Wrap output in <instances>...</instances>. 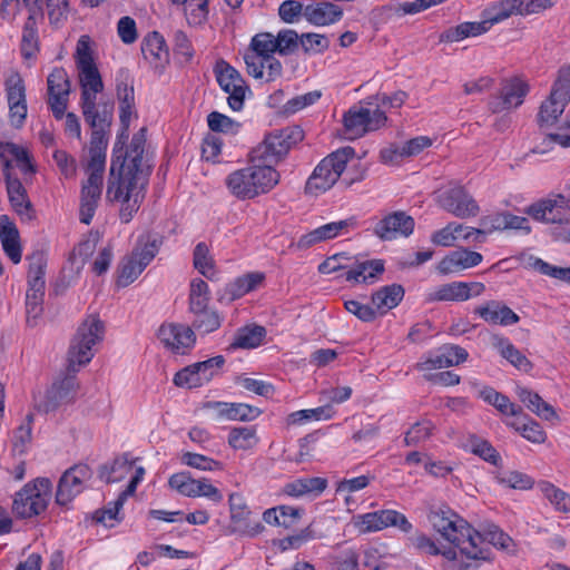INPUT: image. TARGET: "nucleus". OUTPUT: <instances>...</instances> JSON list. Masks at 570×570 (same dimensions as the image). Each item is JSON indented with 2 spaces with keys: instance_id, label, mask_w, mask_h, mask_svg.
<instances>
[{
  "instance_id": "obj_1",
  "label": "nucleus",
  "mask_w": 570,
  "mask_h": 570,
  "mask_svg": "<svg viewBox=\"0 0 570 570\" xmlns=\"http://www.w3.org/2000/svg\"><path fill=\"white\" fill-rule=\"evenodd\" d=\"M145 129L134 135L130 146L121 156L112 158L106 199L120 205L119 218L129 223L138 212L150 175V165L145 157Z\"/></svg>"
},
{
  "instance_id": "obj_2",
  "label": "nucleus",
  "mask_w": 570,
  "mask_h": 570,
  "mask_svg": "<svg viewBox=\"0 0 570 570\" xmlns=\"http://www.w3.org/2000/svg\"><path fill=\"white\" fill-rule=\"evenodd\" d=\"M432 528L446 541L459 549L466 558H482L483 552L478 547L480 535L456 512L446 505L433 508L429 513Z\"/></svg>"
},
{
  "instance_id": "obj_3",
  "label": "nucleus",
  "mask_w": 570,
  "mask_h": 570,
  "mask_svg": "<svg viewBox=\"0 0 570 570\" xmlns=\"http://www.w3.org/2000/svg\"><path fill=\"white\" fill-rule=\"evenodd\" d=\"M279 183L278 171L269 165H249L227 175L225 185L239 200L253 199L272 190Z\"/></svg>"
},
{
  "instance_id": "obj_4",
  "label": "nucleus",
  "mask_w": 570,
  "mask_h": 570,
  "mask_svg": "<svg viewBox=\"0 0 570 570\" xmlns=\"http://www.w3.org/2000/svg\"><path fill=\"white\" fill-rule=\"evenodd\" d=\"M160 245L161 237L157 234L139 236L131 254L124 257L118 266V285L125 287L134 283L155 258Z\"/></svg>"
},
{
  "instance_id": "obj_5",
  "label": "nucleus",
  "mask_w": 570,
  "mask_h": 570,
  "mask_svg": "<svg viewBox=\"0 0 570 570\" xmlns=\"http://www.w3.org/2000/svg\"><path fill=\"white\" fill-rule=\"evenodd\" d=\"M104 334V323L95 315L88 316L80 324L68 352L69 367L72 371H76V366L86 365L91 361L95 346L102 341Z\"/></svg>"
},
{
  "instance_id": "obj_6",
  "label": "nucleus",
  "mask_w": 570,
  "mask_h": 570,
  "mask_svg": "<svg viewBox=\"0 0 570 570\" xmlns=\"http://www.w3.org/2000/svg\"><path fill=\"white\" fill-rule=\"evenodd\" d=\"M354 154L352 147H344L321 160L306 183V190L316 194L328 190L341 178Z\"/></svg>"
},
{
  "instance_id": "obj_7",
  "label": "nucleus",
  "mask_w": 570,
  "mask_h": 570,
  "mask_svg": "<svg viewBox=\"0 0 570 570\" xmlns=\"http://www.w3.org/2000/svg\"><path fill=\"white\" fill-rule=\"evenodd\" d=\"M51 490V481L47 478H37L28 482L13 498V513L21 519L39 515L48 507Z\"/></svg>"
},
{
  "instance_id": "obj_8",
  "label": "nucleus",
  "mask_w": 570,
  "mask_h": 570,
  "mask_svg": "<svg viewBox=\"0 0 570 570\" xmlns=\"http://www.w3.org/2000/svg\"><path fill=\"white\" fill-rule=\"evenodd\" d=\"M386 121L385 111L373 107L371 102L366 106H353L343 118L345 138L350 140L361 138L370 131L384 127Z\"/></svg>"
},
{
  "instance_id": "obj_9",
  "label": "nucleus",
  "mask_w": 570,
  "mask_h": 570,
  "mask_svg": "<svg viewBox=\"0 0 570 570\" xmlns=\"http://www.w3.org/2000/svg\"><path fill=\"white\" fill-rule=\"evenodd\" d=\"M352 524L363 534L379 532L390 527H394L404 533H410L413 530V524L409 519L403 513L392 509L354 515Z\"/></svg>"
},
{
  "instance_id": "obj_10",
  "label": "nucleus",
  "mask_w": 570,
  "mask_h": 570,
  "mask_svg": "<svg viewBox=\"0 0 570 570\" xmlns=\"http://www.w3.org/2000/svg\"><path fill=\"white\" fill-rule=\"evenodd\" d=\"M228 505L230 513V533L256 537L264 531V525L259 520L253 518V513L240 493H230Z\"/></svg>"
},
{
  "instance_id": "obj_11",
  "label": "nucleus",
  "mask_w": 570,
  "mask_h": 570,
  "mask_svg": "<svg viewBox=\"0 0 570 570\" xmlns=\"http://www.w3.org/2000/svg\"><path fill=\"white\" fill-rule=\"evenodd\" d=\"M214 71L220 88L228 95V106L234 111H239L244 106L245 95L248 90L242 75L224 60L216 63Z\"/></svg>"
},
{
  "instance_id": "obj_12",
  "label": "nucleus",
  "mask_w": 570,
  "mask_h": 570,
  "mask_svg": "<svg viewBox=\"0 0 570 570\" xmlns=\"http://www.w3.org/2000/svg\"><path fill=\"white\" fill-rule=\"evenodd\" d=\"M484 291L485 285L480 282H451L428 291L425 302H464L482 295Z\"/></svg>"
},
{
  "instance_id": "obj_13",
  "label": "nucleus",
  "mask_w": 570,
  "mask_h": 570,
  "mask_svg": "<svg viewBox=\"0 0 570 570\" xmlns=\"http://www.w3.org/2000/svg\"><path fill=\"white\" fill-rule=\"evenodd\" d=\"M91 476L92 472L86 464H76L65 471L57 487V504L68 505L78 494L83 491L87 482L91 479Z\"/></svg>"
},
{
  "instance_id": "obj_14",
  "label": "nucleus",
  "mask_w": 570,
  "mask_h": 570,
  "mask_svg": "<svg viewBox=\"0 0 570 570\" xmlns=\"http://www.w3.org/2000/svg\"><path fill=\"white\" fill-rule=\"evenodd\" d=\"M169 487L179 494L188 498L204 497L213 502L223 501V493L207 479H193L189 473L179 472L169 478Z\"/></svg>"
},
{
  "instance_id": "obj_15",
  "label": "nucleus",
  "mask_w": 570,
  "mask_h": 570,
  "mask_svg": "<svg viewBox=\"0 0 570 570\" xmlns=\"http://www.w3.org/2000/svg\"><path fill=\"white\" fill-rule=\"evenodd\" d=\"M529 91L525 81L519 78L510 79L503 82L498 95L491 96L488 102L492 114H500L518 108Z\"/></svg>"
},
{
  "instance_id": "obj_16",
  "label": "nucleus",
  "mask_w": 570,
  "mask_h": 570,
  "mask_svg": "<svg viewBox=\"0 0 570 570\" xmlns=\"http://www.w3.org/2000/svg\"><path fill=\"white\" fill-rule=\"evenodd\" d=\"M291 135L287 130L275 131L265 137V139L252 151V159L261 165L278 163L291 148Z\"/></svg>"
},
{
  "instance_id": "obj_17",
  "label": "nucleus",
  "mask_w": 570,
  "mask_h": 570,
  "mask_svg": "<svg viewBox=\"0 0 570 570\" xmlns=\"http://www.w3.org/2000/svg\"><path fill=\"white\" fill-rule=\"evenodd\" d=\"M158 338L167 350L179 355L188 353L196 342L194 330L177 323L163 324L158 330Z\"/></svg>"
},
{
  "instance_id": "obj_18",
  "label": "nucleus",
  "mask_w": 570,
  "mask_h": 570,
  "mask_svg": "<svg viewBox=\"0 0 570 570\" xmlns=\"http://www.w3.org/2000/svg\"><path fill=\"white\" fill-rule=\"evenodd\" d=\"M48 105L56 119H62L68 105L70 81L62 68H55L47 79Z\"/></svg>"
},
{
  "instance_id": "obj_19",
  "label": "nucleus",
  "mask_w": 570,
  "mask_h": 570,
  "mask_svg": "<svg viewBox=\"0 0 570 570\" xmlns=\"http://www.w3.org/2000/svg\"><path fill=\"white\" fill-rule=\"evenodd\" d=\"M438 204L452 215L466 218L476 216L480 208L463 187L454 186L438 196Z\"/></svg>"
},
{
  "instance_id": "obj_20",
  "label": "nucleus",
  "mask_w": 570,
  "mask_h": 570,
  "mask_svg": "<svg viewBox=\"0 0 570 570\" xmlns=\"http://www.w3.org/2000/svg\"><path fill=\"white\" fill-rule=\"evenodd\" d=\"M570 210V200L563 195H553L530 205L525 213L542 223L558 224Z\"/></svg>"
},
{
  "instance_id": "obj_21",
  "label": "nucleus",
  "mask_w": 570,
  "mask_h": 570,
  "mask_svg": "<svg viewBox=\"0 0 570 570\" xmlns=\"http://www.w3.org/2000/svg\"><path fill=\"white\" fill-rule=\"evenodd\" d=\"M355 227L356 219L354 217L338 222H331L302 235L298 238L296 246L299 249H306L322 242L345 235Z\"/></svg>"
},
{
  "instance_id": "obj_22",
  "label": "nucleus",
  "mask_w": 570,
  "mask_h": 570,
  "mask_svg": "<svg viewBox=\"0 0 570 570\" xmlns=\"http://www.w3.org/2000/svg\"><path fill=\"white\" fill-rule=\"evenodd\" d=\"M468 358V352L458 345H444L434 352L428 353L417 364L421 372L444 368L458 365Z\"/></svg>"
},
{
  "instance_id": "obj_23",
  "label": "nucleus",
  "mask_w": 570,
  "mask_h": 570,
  "mask_svg": "<svg viewBox=\"0 0 570 570\" xmlns=\"http://www.w3.org/2000/svg\"><path fill=\"white\" fill-rule=\"evenodd\" d=\"M414 219L404 212H394L375 226V234L384 240L395 239L400 236L407 237L414 230Z\"/></svg>"
},
{
  "instance_id": "obj_24",
  "label": "nucleus",
  "mask_w": 570,
  "mask_h": 570,
  "mask_svg": "<svg viewBox=\"0 0 570 570\" xmlns=\"http://www.w3.org/2000/svg\"><path fill=\"white\" fill-rule=\"evenodd\" d=\"M543 9L541 0H502L491 8L485 22L491 27L508 19L512 14H531Z\"/></svg>"
},
{
  "instance_id": "obj_25",
  "label": "nucleus",
  "mask_w": 570,
  "mask_h": 570,
  "mask_svg": "<svg viewBox=\"0 0 570 570\" xmlns=\"http://www.w3.org/2000/svg\"><path fill=\"white\" fill-rule=\"evenodd\" d=\"M102 190V178L88 176L80 193V222L89 225L98 207Z\"/></svg>"
},
{
  "instance_id": "obj_26",
  "label": "nucleus",
  "mask_w": 570,
  "mask_h": 570,
  "mask_svg": "<svg viewBox=\"0 0 570 570\" xmlns=\"http://www.w3.org/2000/svg\"><path fill=\"white\" fill-rule=\"evenodd\" d=\"M244 61L249 76L266 82L275 81L283 73L282 62L275 57L259 58L257 55H245Z\"/></svg>"
},
{
  "instance_id": "obj_27",
  "label": "nucleus",
  "mask_w": 570,
  "mask_h": 570,
  "mask_svg": "<svg viewBox=\"0 0 570 570\" xmlns=\"http://www.w3.org/2000/svg\"><path fill=\"white\" fill-rule=\"evenodd\" d=\"M134 463L135 461L131 460L128 454L117 458L111 465L109 475L106 478L107 482H118L126 474L134 472L127 489L122 491L128 497L135 493L137 485L142 481L145 475V469L142 466H135Z\"/></svg>"
},
{
  "instance_id": "obj_28",
  "label": "nucleus",
  "mask_w": 570,
  "mask_h": 570,
  "mask_svg": "<svg viewBox=\"0 0 570 570\" xmlns=\"http://www.w3.org/2000/svg\"><path fill=\"white\" fill-rule=\"evenodd\" d=\"M77 382L73 377H65L56 382L47 391L43 402L39 403V407L45 412L56 410L62 404L71 402L76 395Z\"/></svg>"
},
{
  "instance_id": "obj_29",
  "label": "nucleus",
  "mask_w": 570,
  "mask_h": 570,
  "mask_svg": "<svg viewBox=\"0 0 570 570\" xmlns=\"http://www.w3.org/2000/svg\"><path fill=\"white\" fill-rule=\"evenodd\" d=\"M0 158L7 168L16 166L23 176H32L36 173L29 151L20 145L1 142Z\"/></svg>"
},
{
  "instance_id": "obj_30",
  "label": "nucleus",
  "mask_w": 570,
  "mask_h": 570,
  "mask_svg": "<svg viewBox=\"0 0 570 570\" xmlns=\"http://www.w3.org/2000/svg\"><path fill=\"white\" fill-rule=\"evenodd\" d=\"M343 10L327 1L313 2L305 6L304 18L313 26H330L341 20Z\"/></svg>"
},
{
  "instance_id": "obj_31",
  "label": "nucleus",
  "mask_w": 570,
  "mask_h": 570,
  "mask_svg": "<svg viewBox=\"0 0 570 570\" xmlns=\"http://www.w3.org/2000/svg\"><path fill=\"white\" fill-rule=\"evenodd\" d=\"M7 191L9 200L16 213L24 222H31L36 218V210L30 203L27 190L18 178H11L8 175Z\"/></svg>"
},
{
  "instance_id": "obj_32",
  "label": "nucleus",
  "mask_w": 570,
  "mask_h": 570,
  "mask_svg": "<svg viewBox=\"0 0 570 570\" xmlns=\"http://www.w3.org/2000/svg\"><path fill=\"white\" fill-rule=\"evenodd\" d=\"M474 313L487 323L495 325L508 326L517 324L520 321L518 314L499 301H490L480 305L474 309Z\"/></svg>"
},
{
  "instance_id": "obj_33",
  "label": "nucleus",
  "mask_w": 570,
  "mask_h": 570,
  "mask_svg": "<svg viewBox=\"0 0 570 570\" xmlns=\"http://www.w3.org/2000/svg\"><path fill=\"white\" fill-rule=\"evenodd\" d=\"M265 279V275L261 272H252L244 274L233 282L228 283L220 296V301L233 302L258 288Z\"/></svg>"
},
{
  "instance_id": "obj_34",
  "label": "nucleus",
  "mask_w": 570,
  "mask_h": 570,
  "mask_svg": "<svg viewBox=\"0 0 570 570\" xmlns=\"http://www.w3.org/2000/svg\"><path fill=\"white\" fill-rule=\"evenodd\" d=\"M483 257L480 253L460 249L446 255L439 264V271L442 274H452L479 265Z\"/></svg>"
},
{
  "instance_id": "obj_35",
  "label": "nucleus",
  "mask_w": 570,
  "mask_h": 570,
  "mask_svg": "<svg viewBox=\"0 0 570 570\" xmlns=\"http://www.w3.org/2000/svg\"><path fill=\"white\" fill-rule=\"evenodd\" d=\"M208 407L214 409L219 416L233 421H253L262 414L258 407L245 403L213 402Z\"/></svg>"
},
{
  "instance_id": "obj_36",
  "label": "nucleus",
  "mask_w": 570,
  "mask_h": 570,
  "mask_svg": "<svg viewBox=\"0 0 570 570\" xmlns=\"http://www.w3.org/2000/svg\"><path fill=\"white\" fill-rule=\"evenodd\" d=\"M144 58L155 68L164 67L169 59L164 38L158 32L148 35L141 45Z\"/></svg>"
},
{
  "instance_id": "obj_37",
  "label": "nucleus",
  "mask_w": 570,
  "mask_h": 570,
  "mask_svg": "<svg viewBox=\"0 0 570 570\" xmlns=\"http://www.w3.org/2000/svg\"><path fill=\"white\" fill-rule=\"evenodd\" d=\"M0 240L2 248L12 263L21 261V246L19 232L16 225L7 216L0 217Z\"/></svg>"
},
{
  "instance_id": "obj_38",
  "label": "nucleus",
  "mask_w": 570,
  "mask_h": 570,
  "mask_svg": "<svg viewBox=\"0 0 570 570\" xmlns=\"http://www.w3.org/2000/svg\"><path fill=\"white\" fill-rule=\"evenodd\" d=\"M491 29V22L473 21L462 22L451 27L440 35V42H459L469 37H476L488 32Z\"/></svg>"
},
{
  "instance_id": "obj_39",
  "label": "nucleus",
  "mask_w": 570,
  "mask_h": 570,
  "mask_svg": "<svg viewBox=\"0 0 570 570\" xmlns=\"http://www.w3.org/2000/svg\"><path fill=\"white\" fill-rule=\"evenodd\" d=\"M475 532L478 535H480V542L478 543V547L483 552V557L471 558L472 560L488 559V553L483 548L484 542H489L492 546L507 551L511 550V548L513 547L512 539L493 523H485L482 525L481 530H475Z\"/></svg>"
},
{
  "instance_id": "obj_40",
  "label": "nucleus",
  "mask_w": 570,
  "mask_h": 570,
  "mask_svg": "<svg viewBox=\"0 0 570 570\" xmlns=\"http://www.w3.org/2000/svg\"><path fill=\"white\" fill-rule=\"evenodd\" d=\"M327 487V480L320 476L301 478L286 483L282 492L292 498H302L307 494H321Z\"/></svg>"
},
{
  "instance_id": "obj_41",
  "label": "nucleus",
  "mask_w": 570,
  "mask_h": 570,
  "mask_svg": "<svg viewBox=\"0 0 570 570\" xmlns=\"http://www.w3.org/2000/svg\"><path fill=\"white\" fill-rule=\"evenodd\" d=\"M228 445L235 451H252L259 443L255 425L234 426L227 436Z\"/></svg>"
},
{
  "instance_id": "obj_42",
  "label": "nucleus",
  "mask_w": 570,
  "mask_h": 570,
  "mask_svg": "<svg viewBox=\"0 0 570 570\" xmlns=\"http://www.w3.org/2000/svg\"><path fill=\"white\" fill-rule=\"evenodd\" d=\"M521 261L527 269H532L541 275L570 284V267L554 266L533 255H523Z\"/></svg>"
},
{
  "instance_id": "obj_43",
  "label": "nucleus",
  "mask_w": 570,
  "mask_h": 570,
  "mask_svg": "<svg viewBox=\"0 0 570 570\" xmlns=\"http://www.w3.org/2000/svg\"><path fill=\"white\" fill-rule=\"evenodd\" d=\"M383 271V262L373 259L357 263L354 267L345 271L343 276L347 282L373 283Z\"/></svg>"
},
{
  "instance_id": "obj_44",
  "label": "nucleus",
  "mask_w": 570,
  "mask_h": 570,
  "mask_svg": "<svg viewBox=\"0 0 570 570\" xmlns=\"http://www.w3.org/2000/svg\"><path fill=\"white\" fill-rule=\"evenodd\" d=\"M404 297V289L399 284L381 287L372 295V304L381 314L396 307Z\"/></svg>"
},
{
  "instance_id": "obj_45",
  "label": "nucleus",
  "mask_w": 570,
  "mask_h": 570,
  "mask_svg": "<svg viewBox=\"0 0 570 570\" xmlns=\"http://www.w3.org/2000/svg\"><path fill=\"white\" fill-rule=\"evenodd\" d=\"M492 346L517 368L528 371L531 367L529 360L509 341V338L494 335L492 337Z\"/></svg>"
},
{
  "instance_id": "obj_46",
  "label": "nucleus",
  "mask_w": 570,
  "mask_h": 570,
  "mask_svg": "<svg viewBox=\"0 0 570 570\" xmlns=\"http://www.w3.org/2000/svg\"><path fill=\"white\" fill-rule=\"evenodd\" d=\"M78 77L81 87V99L97 98V95L102 91L104 83L96 65L78 69Z\"/></svg>"
},
{
  "instance_id": "obj_47",
  "label": "nucleus",
  "mask_w": 570,
  "mask_h": 570,
  "mask_svg": "<svg viewBox=\"0 0 570 570\" xmlns=\"http://www.w3.org/2000/svg\"><path fill=\"white\" fill-rule=\"evenodd\" d=\"M190 313L193 314L191 328L200 334L215 332L222 325L219 313L209 306Z\"/></svg>"
},
{
  "instance_id": "obj_48",
  "label": "nucleus",
  "mask_w": 570,
  "mask_h": 570,
  "mask_svg": "<svg viewBox=\"0 0 570 570\" xmlns=\"http://www.w3.org/2000/svg\"><path fill=\"white\" fill-rule=\"evenodd\" d=\"M194 266L207 279L218 281L219 272L215 266V261L209 255V249L204 243L196 245L194 249Z\"/></svg>"
},
{
  "instance_id": "obj_49",
  "label": "nucleus",
  "mask_w": 570,
  "mask_h": 570,
  "mask_svg": "<svg viewBox=\"0 0 570 570\" xmlns=\"http://www.w3.org/2000/svg\"><path fill=\"white\" fill-rule=\"evenodd\" d=\"M518 396L525 406L538 416L550 420L554 417L553 407L544 402L541 396L525 387H518Z\"/></svg>"
},
{
  "instance_id": "obj_50",
  "label": "nucleus",
  "mask_w": 570,
  "mask_h": 570,
  "mask_svg": "<svg viewBox=\"0 0 570 570\" xmlns=\"http://www.w3.org/2000/svg\"><path fill=\"white\" fill-rule=\"evenodd\" d=\"M334 410L331 405L318 406L315 409L299 410L292 412L286 417L287 425H303L309 421L330 420L334 416Z\"/></svg>"
},
{
  "instance_id": "obj_51",
  "label": "nucleus",
  "mask_w": 570,
  "mask_h": 570,
  "mask_svg": "<svg viewBox=\"0 0 570 570\" xmlns=\"http://www.w3.org/2000/svg\"><path fill=\"white\" fill-rule=\"evenodd\" d=\"M210 291L208 284L202 278H193L189 284L188 311H200L209 306Z\"/></svg>"
},
{
  "instance_id": "obj_52",
  "label": "nucleus",
  "mask_w": 570,
  "mask_h": 570,
  "mask_svg": "<svg viewBox=\"0 0 570 570\" xmlns=\"http://www.w3.org/2000/svg\"><path fill=\"white\" fill-rule=\"evenodd\" d=\"M266 335V330L263 326H247L240 328L232 344L236 348H255L259 346Z\"/></svg>"
},
{
  "instance_id": "obj_53",
  "label": "nucleus",
  "mask_w": 570,
  "mask_h": 570,
  "mask_svg": "<svg viewBox=\"0 0 570 570\" xmlns=\"http://www.w3.org/2000/svg\"><path fill=\"white\" fill-rule=\"evenodd\" d=\"M174 3L184 4L187 22L190 26L203 24L208 17V0H171Z\"/></svg>"
},
{
  "instance_id": "obj_54",
  "label": "nucleus",
  "mask_w": 570,
  "mask_h": 570,
  "mask_svg": "<svg viewBox=\"0 0 570 570\" xmlns=\"http://www.w3.org/2000/svg\"><path fill=\"white\" fill-rule=\"evenodd\" d=\"M549 98L566 106L570 102V66H562L558 70Z\"/></svg>"
},
{
  "instance_id": "obj_55",
  "label": "nucleus",
  "mask_w": 570,
  "mask_h": 570,
  "mask_svg": "<svg viewBox=\"0 0 570 570\" xmlns=\"http://www.w3.org/2000/svg\"><path fill=\"white\" fill-rule=\"evenodd\" d=\"M277 52L275 36L269 32H263L254 36L249 45V51L245 55H257L259 58L274 57Z\"/></svg>"
},
{
  "instance_id": "obj_56",
  "label": "nucleus",
  "mask_w": 570,
  "mask_h": 570,
  "mask_svg": "<svg viewBox=\"0 0 570 570\" xmlns=\"http://www.w3.org/2000/svg\"><path fill=\"white\" fill-rule=\"evenodd\" d=\"M434 430L435 426L430 420L417 421L405 432L404 443L406 446H415L429 440Z\"/></svg>"
},
{
  "instance_id": "obj_57",
  "label": "nucleus",
  "mask_w": 570,
  "mask_h": 570,
  "mask_svg": "<svg viewBox=\"0 0 570 570\" xmlns=\"http://www.w3.org/2000/svg\"><path fill=\"white\" fill-rule=\"evenodd\" d=\"M38 51V36L36 20L32 14L29 16L22 31L21 53L24 59H32Z\"/></svg>"
},
{
  "instance_id": "obj_58",
  "label": "nucleus",
  "mask_w": 570,
  "mask_h": 570,
  "mask_svg": "<svg viewBox=\"0 0 570 570\" xmlns=\"http://www.w3.org/2000/svg\"><path fill=\"white\" fill-rule=\"evenodd\" d=\"M512 428L519 431L523 438L533 443H543L546 441V433L539 423L521 417H517L510 423Z\"/></svg>"
},
{
  "instance_id": "obj_59",
  "label": "nucleus",
  "mask_w": 570,
  "mask_h": 570,
  "mask_svg": "<svg viewBox=\"0 0 570 570\" xmlns=\"http://www.w3.org/2000/svg\"><path fill=\"white\" fill-rule=\"evenodd\" d=\"M566 105L551 98H547L540 106L538 120L541 126H552L563 114Z\"/></svg>"
},
{
  "instance_id": "obj_60",
  "label": "nucleus",
  "mask_w": 570,
  "mask_h": 570,
  "mask_svg": "<svg viewBox=\"0 0 570 570\" xmlns=\"http://www.w3.org/2000/svg\"><path fill=\"white\" fill-rule=\"evenodd\" d=\"M46 282L30 281L26 294V306L28 314L37 316L41 311V303L45 296Z\"/></svg>"
},
{
  "instance_id": "obj_61",
  "label": "nucleus",
  "mask_w": 570,
  "mask_h": 570,
  "mask_svg": "<svg viewBox=\"0 0 570 570\" xmlns=\"http://www.w3.org/2000/svg\"><path fill=\"white\" fill-rule=\"evenodd\" d=\"M543 495L556 507L557 510L562 512H570V494L556 488L549 482L540 484Z\"/></svg>"
},
{
  "instance_id": "obj_62",
  "label": "nucleus",
  "mask_w": 570,
  "mask_h": 570,
  "mask_svg": "<svg viewBox=\"0 0 570 570\" xmlns=\"http://www.w3.org/2000/svg\"><path fill=\"white\" fill-rule=\"evenodd\" d=\"M277 53L292 55L301 46V36L293 29H283L275 36Z\"/></svg>"
},
{
  "instance_id": "obj_63",
  "label": "nucleus",
  "mask_w": 570,
  "mask_h": 570,
  "mask_svg": "<svg viewBox=\"0 0 570 570\" xmlns=\"http://www.w3.org/2000/svg\"><path fill=\"white\" fill-rule=\"evenodd\" d=\"M500 484L518 490H527L532 487V480L527 474L518 471H503L497 474Z\"/></svg>"
},
{
  "instance_id": "obj_64",
  "label": "nucleus",
  "mask_w": 570,
  "mask_h": 570,
  "mask_svg": "<svg viewBox=\"0 0 570 570\" xmlns=\"http://www.w3.org/2000/svg\"><path fill=\"white\" fill-rule=\"evenodd\" d=\"M208 127L210 130L224 134H237L239 124L232 118L218 111H213L207 117Z\"/></svg>"
}]
</instances>
